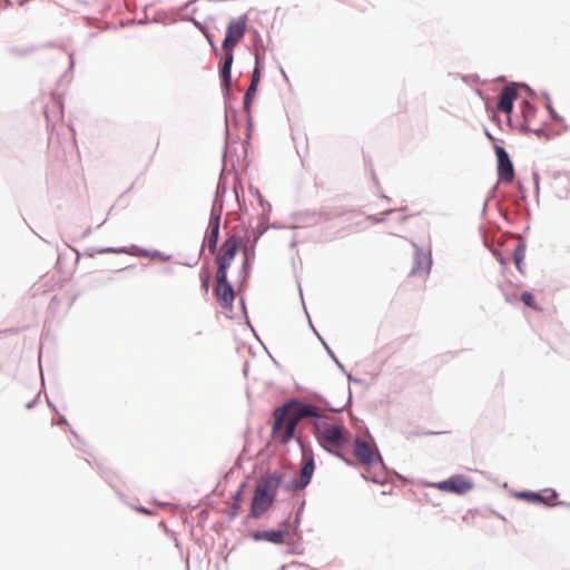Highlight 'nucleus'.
<instances>
[{
    "instance_id": "1",
    "label": "nucleus",
    "mask_w": 570,
    "mask_h": 570,
    "mask_svg": "<svg viewBox=\"0 0 570 570\" xmlns=\"http://www.w3.org/2000/svg\"><path fill=\"white\" fill-rule=\"evenodd\" d=\"M315 436L323 449L337 456H342L352 442V434L343 424L328 420L315 423Z\"/></svg>"
},
{
    "instance_id": "2",
    "label": "nucleus",
    "mask_w": 570,
    "mask_h": 570,
    "mask_svg": "<svg viewBox=\"0 0 570 570\" xmlns=\"http://www.w3.org/2000/svg\"><path fill=\"white\" fill-rule=\"evenodd\" d=\"M282 479L281 473L274 472L257 482L250 504V514L254 518H259L273 505Z\"/></svg>"
},
{
    "instance_id": "3",
    "label": "nucleus",
    "mask_w": 570,
    "mask_h": 570,
    "mask_svg": "<svg viewBox=\"0 0 570 570\" xmlns=\"http://www.w3.org/2000/svg\"><path fill=\"white\" fill-rule=\"evenodd\" d=\"M246 16H242L229 22L225 39L223 41V49L226 51L225 61L220 70V76L226 85L230 82V68L233 65V48L242 40L246 32Z\"/></svg>"
},
{
    "instance_id": "4",
    "label": "nucleus",
    "mask_w": 570,
    "mask_h": 570,
    "mask_svg": "<svg viewBox=\"0 0 570 570\" xmlns=\"http://www.w3.org/2000/svg\"><path fill=\"white\" fill-rule=\"evenodd\" d=\"M288 406H281L274 411V424L272 435L274 440L286 444L294 435L297 423L287 413Z\"/></svg>"
},
{
    "instance_id": "5",
    "label": "nucleus",
    "mask_w": 570,
    "mask_h": 570,
    "mask_svg": "<svg viewBox=\"0 0 570 570\" xmlns=\"http://www.w3.org/2000/svg\"><path fill=\"white\" fill-rule=\"evenodd\" d=\"M431 487L438 489L441 492L463 495L474 488V483L468 475L455 474L444 481L432 483Z\"/></svg>"
},
{
    "instance_id": "6",
    "label": "nucleus",
    "mask_w": 570,
    "mask_h": 570,
    "mask_svg": "<svg viewBox=\"0 0 570 570\" xmlns=\"http://www.w3.org/2000/svg\"><path fill=\"white\" fill-rule=\"evenodd\" d=\"M523 89L524 86L511 83L501 90V112L509 115L512 111L513 101L520 100V105L523 108L524 118H528V114L532 111V107L525 99H521L519 91Z\"/></svg>"
},
{
    "instance_id": "7",
    "label": "nucleus",
    "mask_w": 570,
    "mask_h": 570,
    "mask_svg": "<svg viewBox=\"0 0 570 570\" xmlns=\"http://www.w3.org/2000/svg\"><path fill=\"white\" fill-rule=\"evenodd\" d=\"M239 238L236 236L228 237L222 245L220 252L216 257L217 272L216 274H220V278L223 275H227V269L229 268L232 262L234 261L238 248H239Z\"/></svg>"
},
{
    "instance_id": "8",
    "label": "nucleus",
    "mask_w": 570,
    "mask_h": 570,
    "mask_svg": "<svg viewBox=\"0 0 570 570\" xmlns=\"http://www.w3.org/2000/svg\"><path fill=\"white\" fill-rule=\"evenodd\" d=\"M431 266V253L423 249H416L414 265L409 274V278L417 277L424 283L430 274Z\"/></svg>"
},
{
    "instance_id": "9",
    "label": "nucleus",
    "mask_w": 570,
    "mask_h": 570,
    "mask_svg": "<svg viewBox=\"0 0 570 570\" xmlns=\"http://www.w3.org/2000/svg\"><path fill=\"white\" fill-rule=\"evenodd\" d=\"M215 295L223 308H232L235 293L233 286L227 281V275H223V278H220V274H216Z\"/></svg>"
},
{
    "instance_id": "10",
    "label": "nucleus",
    "mask_w": 570,
    "mask_h": 570,
    "mask_svg": "<svg viewBox=\"0 0 570 570\" xmlns=\"http://www.w3.org/2000/svg\"><path fill=\"white\" fill-rule=\"evenodd\" d=\"M315 470V463L313 453L311 451L303 450V466L299 473V480L293 483L294 490H303L309 483L312 475Z\"/></svg>"
},
{
    "instance_id": "11",
    "label": "nucleus",
    "mask_w": 570,
    "mask_h": 570,
    "mask_svg": "<svg viewBox=\"0 0 570 570\" xmlns=\"http://www.w3.org/2000/svg\"><path fill=\"white\" fill-rule=\"evenodd\" d=\"M354 455L363 465H370L375 459V448L372 443L356 439L354 442Z\"/></svg>"
},
{
    "instance_id": "12",
    "label": "nucleus",
    "mask_w": 570,
    "mask_h": 570,
    "mask_svg": "<svg viewBox=\"0 0 570 570\" xmlns=\"http://www.w3.org/2000/svg\"><path fill=\"white\" fill-rule=\"evenodd\" d=\"M283 406H288L287 413L298 423L302 419L317 416L316 407L297 401H291Z\"/></svg>"
},
{
    "instance_id": "13",
    "label": "nucleus",
    "mask_w": 570,
    "mask_h": 570,
    "mask_svg": "<svg viewBox=\"0 0 570 570\" xmlns=\"http://www.w3.org/2000/svg\"><path fill=\"white\" fill-rule=\"evenodd\" d=\"M514 180L513 164L509 158L507 151L501 148V181L512 183Z\"/></svg>"
},
{
    "instance_id": "14",
    "label": "nucleus",
    "mask_w": 570,
    "mask_h": 570,
    "mask_svg": "<svg viewBox=\"0 0 570 570\" xmlns=\"http://www.w3.org/2000/svg\"><path fill=\"white\" fill-rule=\"evenodd\" d=\"M287 534V530H266L257 532L254 538L256 540H264L274 544H281Z\"/></svg>"
},
{
    "instance_id": "15",
    "label": "nucleus",
    "mask_w": 570,
    "mask_h": 570,
    "mask_svg": "<svg viewBox=\"0 0 570 570\" xmlns=\"http://www.w3.org/2000/svg\"><path fill=\"white\" fill-rule=\"evenodd\" d=\"M210 230L206 237L207 247L210 253H215L218 242L219 224L218 220L210 223Z\"/></svg>"
},
{
    "instance_id": "16",
    "label": "nucleus",
    "mask_w": 570,
    "mask_h": 570,
    "mask_svg": "<svg viewBox=\"0 0 570 570\" xmlns=\"http://www.w3.org/2000/svg\"><path fill=\"white\" fill-rule=\"evenodd\" d=\"M524 257H525V246H524V244L519 243L517 245V247L514 248L513 259H514L515 267L521 273L523 272L522 266H523Z\"/></svg>"
},
{
    "instance_id": "17",
    "label": "nucleus",
    "mask_w": 570,
    "mask_h": 570,
    "mask_svg": "<svg viewBox=\"0 0 570 570\" xmlns=\"http://www.w3.org/2000/svg\"><path fill=\"white\" fill-rule=\"evenodd\" d=\"M256 90H257V86L249 85V87L245 94V97H244V109L248 115L250 114V106H252L253 99L256 95Z\"/></svg>"
},
{
    "instance_id": "18",
    "label": "nucleus",
    "mask_w": 570,
    "mask_h": 570,
    "mask_svg": "<svg viewBox=\"0 0 570 570\" xmlns=\"http://www.w3.org/2000/svg\"><path fill=\"white\" fill-rule=\"evenodd\" d=\"M521 301L529 307L533 309H538L537 304L534 303L533 295L529 292H523L521 295Z\"/></svg>"
},
{
    "instance_id": "19",
    "label": "nucleus",
    "mask_w": 570,
    "mask_h": 570,
    "mask_svg": "<svg viewBox=\"0 0 570 570\" xmlns=\"http://www.w3.org/2000/svg\"><path fill=\"white\" fill-rule=\"evenodd\" d=\"M261 79V72L258 67H256L252 73L250 85L258 86Z\"/></svg>"
},
{
    "instance_id": "20",
    "label": "nucleus",
    "mask_w": 570,
    "mask_h": 570,
    "mask_svg": "<svg viewBox=\"0 0 570 570\" xmlns=\"http://www.w3.org/2000/svg\"><path fill=\"white\" fill-rule=\"evenodd\" d=\"M519 497H522V498H525L530 501H539L540 500V497L535 493H520Z\"/></svg>"
},
{
    "instance_id": "21",
    "label": "nucleus",
    "mask_w": 570,
    "mask_h": 570,
    "mask_svg": "<svg viewBox=\"0 0 570 570\" xmlns=\"http://www.w3.org/2000/svg\"><path fill=\"white\" fill-rule=\"evenodd\" d=\"M203 287L205 288V291H207V288H208V277H205L203 279Z\"/></svg>"
},
{
    "instance_id": "22",
    "label": "nucleus",
    "mask_w": 570,
    "mask_h": 570,
    "mask_svg": "<svg viewBox=\"0 0 570 570\" xmlns=\"http://www.w3.org/2000/svg\"><path fill=\"white\" fill-rule=\"evenodd\" d=\"M494 150H495L497 157L499 158V145L494 144Z\"/></svg>"
},
{
    "instance_id": "23",
    "label": "nucleus",
    "mask_w": 570,
    "mask_h": 570,
    "mask_svg": "<svg viewBox=\"0 0 570 570\" xmlns=\"http://www.w3.org/2000/svg\"><path fill=\"white\" fill-rule=\"evenodd\" d=\"M507 122H508V125H509V126H512L511 117H510V116H508V118H507Z\"/></svg>"
}]
</instances>
